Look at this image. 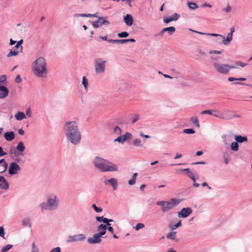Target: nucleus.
<instances>
[{
    "label": "nucleus",
    "mask_w": 252,
    "mask_h": 252,
    "mask_svg": "<svg viewBox=\"0 0 252 252\" xmlns=\"http://www.w3.org/2000/svg\"><path fill=\"white\" fill-rule=\"evenodd\" d=\"M144 224L143 223H138L134 227L136 230H138L144 227Z\"/></svg>",
    "instance_id": "8fccbe9b"
},
{
    "label": "nucleus",
    "mask_w": 252,
    "mask_h": 252,
    "mask_svg": "<svg viewBox=\"0 0 252 252\" xmlns=\"http://www.w3.org/2000/svg\"><path fill=\"white\" fill-rule=\"evenodd\" d=\"M209 53L210 54H220L221 53V51H218V50H211L209 52Z\"/></svg>",
    "instance_id": "69168bd1"
},
{
    "label": "nucleus",
    "mask_w": 252,
    "mask_h": 252,
    "mask_svg": "<svg viewBox=\"0 0 252 252\" xmlns=\"http://www.w3.org/2000/svg\"><path fill=\"white\" fill-rule=\"evenodd\" d=\"M15 119L17 120L21 121L26 118L25 114L23 112H18L15 115Z\"/></svg>",
    "instance_id": "bb28decb"
},
{
    "label": "nucleus",
    "mask_w": 252,
    "mask_h": 252,
    "mask_svg": "<svg viewBox=\"0 0 252 252\" xmlns=\"http://www.w3.org/2000/svg\"><path fill=\"white\" fill-rule=\"evenodd\" d=\"M178 199L172 198L169 201H165L163 207H161V210L163 212H166L177 205L180 203Z\"/></svg>",
    "instance_id": "0eeeda50"
},
{
    "label": "nucleus",
    "mask_w": 252,
    "mask_h": 252,
    "mask_svg": "<svg viewBox=\"0 0 252 252\" xmlns=\"http://www.w3.org/2000/svg\"><path fill=\"white\" fill-rule=\"evenodd\" d=\"M8 89L4 86H0V99L5 98L8 94Z\"/></svg>",
    "instance_id": "a211bd4d"
},
{
    "label": "nucleus",
    "mask_w": 252,
    "mask_h": 252,
    "mask_svg": "<svg viewBox=\"0 0 252 252\" xmlns=\"http://www.w3.org/2000/svg\"><path fill=\"white\" fill-rule=\"evenodd\" d=\"M213 112H217V111L215 110H206L202 111L201 114H209L212 115Z\"/></svg>",
    "instance_id": "a19ab883"
},
{
    "label": "nucleus",
    "mask_w": 252,
    "mask_h": 252,
    "mask_svg": "<svg viewBox=\"0 0 252 252\" xmlns=\"http://www.w3.org/2000/svg\"><path fill=\"white\" fill-rule=\"evenodd\" d=\"M209 36H215V37H219L220 38H223V36L218 33H209Z\"/></svg>",
    "instance_id": "0e129e2a"
},
{
    "label": "nucleus",
    "mask_w": 252,
    "mask_h": 252,
    "mask_svg": "<svg viewBox=\"0 0 252 252\" xmlns=\"http://www.w3.org/2000/svg\"><path fill=\"white\" fill-rule=\"evenodd\" d=\"M17 152H20V153L24 152L25 150V146L23 142H19L16 147Z\"/></svg>",
    "instance_id": "cd10ccee"
},
{
    "label": "nucleus",
    "mask_w": 252,
    "mask_h": 252,
    "mask_svg": "<svg viewBox=\"0 0 252 252\" xmlns=\"http://www.w3.org/2000/svg\"><path fill=\"white\" fill-rule=\"evenodd\" d=\"M5 233L4 232V228L2 226L0 227V236L4 238Z\"/></svg>",
    "instance_id": "e2e57ef3"
},
{
    "label": "nucleus",
    "mask_w": 252,
    "mask_h": 252,
    "mask_svg": "<svg viewBox=\"0 0 252 252\" xmlns=\"http://www.w3.org/2000/svg\"><path fill=\"white\" fill-rule=\"evenodd\" d=\"M19 52L15 50H10L7 54V57L9 58L12 56H16L18 54Z\"/></svg>",
    "instance_id": "e433bc0d"
},
{
    "label": "nucleus",
    "mask_w": 252,
    "mask_h": 252,
    "mask_svg": "<svg viewBox=\"0 0 252 252\" xmlns=\"http://www.w3.org/2000/svg\"><path fill=\"white\" fill-rule=\"evenodd\" d=\"M191 121L197 127H199L200 126V125H199L198 119L196 117L191 118Z\"/></svg>",
    "instance_id": "c03bdc74"
},
{
    "label": "nucleus",
    "mask_w": 252,
    "mask_h": 252,
    "mask_svg": "<svg viewBox=\"0 0 252 252\" xmlns=\"http://www.w3.org/2000/svg\"><path fill=\"white\" fill-rule=\"evenodd\" d=\"M192 212L190 208H184L180 211L178 212V216L179 218H187Z\"/></svg>",
    "instance_id": "ddd939ff"
},
{
    "label": "nucleus",
    "mask_w": 252,
    "mask_h": 252,
    "mask_svg": "<svg viewBox=\"0 0 252 252\" xmlns=\"http://www.w3.org/2000/svg\"><path fill=\"white\" fill-rule=\"evenodd\" d=\"M7 167V164L6 163L4 159L0 160V173H3L6 171Z\"/></svg>",
    "instance_id": "4be33fe9"
},
{
    "label": "nucleus",
    "mask_w": 252,
    "mask_h": 252,
    "mask_svg": "<svg viewBox=\"0 0 252 252\" xmlns=\"http://www.w3.org/2000/svg\"><path fill=\"white\" fill-rule=\"evenodd\" d=\"M114 132L117 134H120L122 133V130L119 126H116L114 128Z\"/></svg>",
    "instance_id": "603ef678"
},
{
    "label": "nucleus",
    "mask_w": 252,
    "mask_h": 252,
    "mask_svg": "<svg viewBox=\"0 0 252 252\" xmlns=\"http://www.w3.org/2000/svg\"><path fill=\"white\" fill-rule=\"evenodd\" d=\"M231 150L233 151L236 152L239 149L238 143L236 142H233L230 144Z\"/></svg>",
    "instance_id": "c756f323"
},
{
    "label": "nucleus",
    "mask_w": 252,
    "mask_h": 252,
    "mask_svg": "<svg viewBox=\"0 0 252 252\" xmlns=\"http://www.w3.org/2000/svg\"><path fill=\"white\" fill-rule=\"evenodd\" d=\"M231 6L229 5V4H227V6L226 8H224L223 9V10L226 12V13H229V12H230L231 11Z\"/></svg>",
    "instance_id": "13d9d810"
},
{
    "label": "nucleus",
    "mask_w": 252,
    "mask_h": 252,
    "mask_svg": "<svg viewBox=\"0 0 252 252\" xmlns=\"http://www.w3.org/2000/svg\"><path fill=\"white\" fill-rule=\"evenodd\" d=\"M82 84L83 85L86 91L88 90V81L85 76H84L82 79Z\"/></svg>",
    "instance_id": "f704fd0d"
},
{
    "label": "nucleus",
    "mask_w": 252,
    "mask_h": 252,
    "mask_svg": "<svg viewBox=\"0 0 252 252\" xmlns=\"http://www.w3.org/2000/svg\"><path fill=\"white\" fill-rule=\"evenodd\" d=\"M94 166L102 172L117 171V166L109 160L99 157H96L93 161Z\"/></svg>",
    "instance_id": "f03ea898"
},
{
    "label": "nucleus",
    "mask_w": 252,
    "mask_h": 252,
    "mask_svg": "<svg viewBox=\"0 0 252 252\" xmlns=\"http://www.w3.org/2000/svg\"><path fill=\"white\" fill-rule=\"evenodd\" d=\"M63 130L66 139L70 143L74 145L80 143L82 135L76 121H69L65 122L63 126Z\"/></svg>",
    "instance_id": "f257e3e1"
},
{
    "label": "nucleus",
    "mask_w": 252,
    "mask_h": 252,
    "mask_svg": "<svg viewBox=\"0 0 252 252\" xmlns=\"http://www.w3.org/2000/svg\"><path fill=\"white\" fill-rule=\"evenodd\" d=\"M108 42L111 43L124 44L126 43V39H109Z\"/></svg>",
    "instance_id": "a878e982"
},
{
    "label": "nucleus",
    "mask_w": 252,
    "mask_h": 252,
    "mask_svg": "<svg viewBox=\"0 0 252 252\" xmlns=\"http://www.w3.org/2000/svg\"><path fill=\"white\" fill-rule=\"evenodd\" d=\"M128 33L126 32H123L118 33L117 35L119 37H126L128 36Z\"/></svg>",
    "instance_id": "de8ad7c7"
},
{
    "label": "nucleus",
    "mask_w": 252,
    "mask_h": 252,
    "mask_svg": "<svg viewBox=\"0 0 252 252\" xmlns=\"http://www.w3.org/2000/svg\"><path fill=\"white\" fill-rule=\"evenodd\" d=\"M12 247V245H7L3 247L1 250V252H6L9 250H10Z\"/></svg>",
    "instance_id": "49530a36"
},
{
    "label": "nucleus",
    "mask_w": 252,
    "mask_h": 252,
    "mask_svg": "<svg viewBox=\"0 0 252 252\" xmlns=\"http://www.w3.org/2000/svg\"><path fill=\"white\" fill-rule=\"evenodd\" d=\"M92 207L94 209V210L97 213H100L102 211V209L101 207H98L96 206L95 204H93L92 205Z\"/></svg>",
    "instance_id": "37998d69"
},
{
    "label": "nucleus",
    "mask_w": 252,
    "mask_h": 252,
    "mask_svg": "<svg viewBox=\"0 0 252 252\" xmlns=\"http://www.w3.org/2000/svg\"><path fill=\"white\" fill-rule=\"evenodd\" d=\"M60 200L57 195L54 193L47 195L46 202L40 204L41 211L49 210L53 211L56 210L59 206Z\"/></svg>",
    "instance_id": "39448f33"
},
{
    "label": "nucleus",
    "mask_w": 252,
    "mask_h": 252,
    "mask_svg": "<svg viewBox=\"0 0 252 252\" xmlns=\"http://www.w3.org/2000/svg\"><path fill=\"white\" fill-rule=\"evenodd\" d=\"M104 184L105 185H110L114 190H116L118 188V181L116 178H112L109 179L105 180Z\"/></svg>",
    "instance_id": "4468645a"
},
{
    "label": "nucleus",
    "mask_w": 252,
    "mask_h": 252,
    "mask_svg": "<svg viewBox=\"0 0 252 252\" xmlns=\"http://www.w3.org/2000/svg\"><path fill=\"white\" fill-rule=\"evenodd\" d=\"M163 29L165 32H167L170 35H172L176 30L175 28L174 27H167Z\"/></svg>",
    "instance_id": "c85d7f7f"
},
{
    "label": "nucleus",
    "mask_w": 252,
    "mask_h": 252,
    "mask_svg": "<svg viewBox=\"0 0 252 252\" xmlns=\"http://www.w3.org/2000/svg\"><path fill=\"white\" fill-rule=\"evenodd\" d=\"M133 144L136 147H142V144L141 143V140L139 138H136L133 141Z\"/></svg>",
    "instance_id": "4c0bfd02"
},
{
    "label": "nucleus",
    "mask_w": 252,
    "mask_h": 252,
    "mask_svg": "<svg viewBox=\"0 0 252 252\" xmlns=\"http://www.w3.org/2000/svg\"><path fill=\"white\" fill-rule=\"evenodd\" d=\"M246 80V79L245 78H234L232 77H229L228 78V80L230 82L234 81V80L245 81Z\"/></svg>",
    "instance_id": "09e8293b"
},
{
    "label": "nucleus",
    "mask_w": 252,
    "mask_h": 252,
    "mask_svg": "<svg viewBox=\"0 0 252 252\" xmlns=\"http://www.w3.org/2000/svg\"><path fill=\"white\" fill-rule=\"evenodd\" d=\"M235 64L237 66H240L241 67H244L245 65H247V63H244L241 61H237L235 63Z\"/></svg>",
    "instance_id": "864d4df0"
},
{
    "label": "nucleus",
    "mask_w": 252,
    "mask_h": 252,
    "mask_svg": "<svg viewBox=\"0 0 252 252\" xmlns=\"http://www.w3.org/2000/svg\"><path fill=\"white\" fill-rule=\"evenodd\" d=\"M106 218H104L103 216L102 217H96L95 219L98 222H103L105 223V220Z\"/></svg>",
    "instance_id": "5fc2aeb1"
},
{
    "label": "nucleus",
    "mask_w": 252,
    "mask_h": 252,
    "mask_svg": "<svg viewBox=\"0 0 252 252\" xmlns=\"http://www.w3.org/2000/svg\"><path fill=\"white\" fill-rule=\"evenodd\" d=\"M176 232L175 231H171L169 233H168L166 235V237L171 240H175V241H178V239L176 238Z\"/></svg>",
    "instance_id": "b1692460"
},
{
    "label": "nucleus",
    "mask_w": 252,
    "mask_h": 252,
    "mask_svg": "<svg viewBox=\"0 0 252 252\" xmlns=\"http://www.w3.org/2000/svg\"><path fill=\"white\" fill-rule=\"evenodd\" d=\"M22 223L23 226H28L30 227L31 226L30 220L29 218H25V219H23V220H22Z\"/></svg>",
    "instance_id": "c9c22d12"
},
{
    "label": "nucleus",
    "mask_w": 252,
    "mask_h": 252,
    "mask_svg": "<svg viewBox=\"0 0 252 252\" xmlns=\"http://www.w3.org/2000/svg\"><path fill=\"white\" fill-rule=\"evenodd\" d=\"M221 39H223L222 43L225 45H228L230 42L232 40L231 39L229 38V37H226L225 38L224 36H223V38H221Z\"/></svg>",
    "instance_id": "79ce46f5"
},
{
    "label": "nucleus",
    "mask_w": 252,
    "mask_h": 252,
    "mask_svg": "<svg viewBox=\"0 0 252 252\" xmlns=\"http://www.w3.org/2000/svg\"><path fill=\"white\" fill-rule=\"evenodd\" d=\"M110 22L106 19V17H98L97 20L92 22V26L94 28L97 29L101 26H107Z\"/></svg>",
    "instance_id": "1a4fd4ad"
},
{
    "label": "nucleus",
    "mask_w": 252,
    "mask_h": 252,
    "mask_svg": "<svg viewBox=\"0 0 252 252\" xmlns=\"http://www.w3.org/2000/svg\"><path fill=\"white\" fill-rule=\"evenodd\" d=\"M15 81L16 83H20L22 81L20 75H18L16 77Z\"/></svg>",
    "instance_id": "774afa93"
},
{
    "label": "nucleus",
    "mask_w": 252,
    "mask_h": 252,
    "mask_svg": "<svg viewBox=\"0 0 252 252\" xmlns=\"http://www.w3.org/2000/svg\"><path fill=\"white\" fill-rule=\"evenodd\" d=\"M9 152L11 156V157L15 161L19 163L24 162V161L19 157L20 155H23L22 153H19L17 151L13 149H11L10 150Z\"/></svg>",
    "instance_id": "f8f14e48"
},
{
    "label": "nucleus",
    "mask_w": 252,
    "mask_h": 252,
    "mask_svg": "<svg viewBox=\"0 0 252 252\" xmlns=\"http://www.w3.org/2000/svg\"><path fill=\"white\" fill-rule=\"evenodd\" d=\"M105 221V224L107 225V226H110L111 225L110 224V222L114 221V220H113L112 219H108L106 218Z\"/></svg>",
    "instance_id": "680f3d73"
},
{
    "label": "nucleus",
    "mask_w": 252,
    "mask_h": 252,
    "mask_svg": "<svg viewBox=\"0 0 252 252\" xmlns=\"http://www.w3.org/2000/svg\"><path fill=\"white\" fill-rule=\"evenodd\" d=\"M102 233H98L93 235L92 237L89 238L88 239V242L91 244H94L99 243L101 242V237Z\"/></svg>",
    "instance_id": "9b49d317"
},
{
    "label": "nucleus",
    "mask_w": 252,
    "mask_h": 252,
    "mask_svg": "<svg viewBox=\"0 0 252 252\" xmlns=\"http://www.w3.org/2000/svg\"><path fill=\"white\" fill-rule=\"evenodd\" d=\"M188 176L189 178H190L192 180H193L194 182L196 180V178L194 177V175H193V173L191 171L190 172H189L188 174Z\"/></svg>",
    "instance_id": "bf43d9fd"
},
{
    "label": "nucleus",
    "mask_w": 252,
    "mask_h": 252,
    "mask_svg": "<svg viewBox=\"0 0 252 252\" xmlns=\"http://www.w3.org/2000/svg\"><path fill=\"white\" fill-rule=\"evenodd\" d=\"M235 140L238 143H243L248 141V138L246 136H242L241 135H235Z\"/></svg>",
    "instance_id": "5701e85b"
},
{
    "label": "nucleus",
    "mask_w": 252,
    "mask_h": 252,
    "mask_svg": "<svg viewBox=\"0 0 252 252\" xmlns=\"http://www.w3.org/2000/svg\"><path fill=\"white\" fill-rule=\"evenodd\" d=\"M210 59L214 69L220 74H227L229 73L230 69L235 68V66L233 65L220 63V60L221 59L220 57L211 56Z\"/></svg>",
    "instance_id": "20e7f679"
},
{
    "label": "nucleus",
    "mask_w": 252,
    "mask_h": 252,
    "mask_svg": "<svg viewBox=\"0 0 252 252\" xmlns=\"http://www.w3.org/2000/svg\"><path fill=\"white\" fill-rule=\"evenodd\" d=\"M4 138L8 141H11L15 138V133L13 131L6 132L4 135Z\"/></svg>",
    "instance_id": "412c9836"
},
{
    "label": "nucleus",
    "mask_w": 252,
    "mask_h": 252,
    "mask_svg": "<svg viewBox=\"0 0 252 252\" xmlns=\"http://www.w3.org/2000/svg\"><path fill=\"white\" fill-rule=\"evenodd\" d=\"M9 188L7 180L3 176H0V189L6 190Z\"/></svg>",
    "instance_id": "f3484780"
},
{
    "label": "nucleus",
    "mask_w": 252,
    "mask_h": 252,
    "mask_svg": "<svg viewBox=\"0 0 252 252\" xmlns=\"http://www.w3.org/2000/svg\"><path fill=\"white\" fill-rule=\"evenodd\" d=\"M107 226H108L105 224L99 225L97 227V230L99 232L98 233H102V236L106 234Z\"/></svg>",
    "instance_id": "aec40b11"
},
{
    "label": "nucleus",
    "mask_w": 252,
    "mask_h": 252,
    "mask_svg": "<svg viewBox=\"0 0 252 252\" xmlns=\"http://www.w3.org/2000/svg\"><path fill=\"white\" fill-rule=\"evenodd\" d=\"M137 176V173H135L133 174L132 177L130 180L128 182L129 185H133L135 183L136 178Z\"/></svg>",
    "instance_id": "2f4dec72"
},
{
    "label": "nucleus",
    "mask_w": 252,
    "mask_h": 252,
    "mask_svg": "<svg viewBox=\"0 0 252 252\" xmlns=\"http://www.w3.org/2000/svg\"><path fill=\"white\" fill-rule=\"evenodd\" d=\"M34 74L38 77L44 78L47 75V66L44 58L38 57L34 61L32 66Z\"/></svg>",
    "instance_id": "7ed1b4c3"
},
{
    "label": "nucleus",
    "mask_w": 252,
    "mask_h": 252,
    "mask_svg": "<svg viewBox=\"0 0 252 252\" xmlns=\"http://www.w3.org/2000/svg\"><path fill=\"white\" fill-rule=\"evenodd\" d=\"M140 118V115L138 114H134L132 115V117L131 118V124H133L135 122H136Z\"/></svg>",
    "instance_id": "72a5a7b5"
},
{
    "label": "nucleus",
    "mask_w": 252,
    "mask_h": 252,
    "mask_svg": "<svg viewBox=\"0 0 252 252\" xmlns=\"http://www.w3.org/2000/svg\"><path fill=\"white\" fill-rule=\"evenodd\" d=\"M23 42V41L22 39L18 41L17 42V44H16V45L15 46V48L17 49V48H19V47H20L21 49H22L23 47L21 45L22 44Z\"/></svg>",
    "instance_id": "6e6d98bb"
},
{
    "label": "nucleus",
    "mask_w": 252,
    "mask_h": 252,
    "mask_svg": "<svg viewBox=\"0 0 252 252\" xmlns=\"http://www.w3.org/2000/svg\"><path fill=\"white\" fill-rule=\"evenodd\" d=\"M6 79V77L5 75H2L0 76V84L5 82Z\"/></svg>",
    "instance_id": "052dcab7"
},
{
    "label": "nucleus",
    "mask_w": 252,
    "mask_h": 252,
    "mask_svg": "<svg viewBox=\"0 0 252 252\" xmlns=\"http://www.w3.org/2000/svg\"><path fill=\"white\" fill-rule=\"evenodd\" d=\"M183 132L187 134H192L195 133V130L192 128H187L183 130Z\"/></svg>",
    "instance_id": "a18cd8bd"
},
{
    "label": "nucleus",
    "mask_w": 252,
    "mask_h": 252,
    "mask_svg": "<svg viewBox=\"0 0 252 252\" xmlns=\"http://www.w3.org/2000/svg\"><path fill=\"white\" fill-rule=\"evenodd\" d=\"M106 61L101 58H96L94 61V65L95 73H102L105 72Z\"/></svg>",
    "instance_id": "423d86ee"
},
{
    "label": "nucleus",
    "mask_w": 252,
    "mask_h": 252,
    "mask_svg": "<svg viewBox=\"0 0 252 252\" xmlns=\"http://www.w3.org/2000/svg\"><path fill=\"white\" fill-rule=\"evenodd\" d=\"M182 225V222L181 220H179L176 224L172 225H169V228L171 230H174L176 229L178 227H180Z\"/></svg>",
    "instance_id": "473e14b6"
},
{
    "label": "nucleus",
    "mask_w": 252,
    "mask_h": 252,
    "mask_svg": "<svg viewBox=\"0 0 252 252\" xmlns=\"http://www.w3.org/2000/svg\"><path fill=\"white\" fill-rule=\"evenodd\" d=\"M188 5L190 9L194 10L198 7V5L194 2H189Z\"/></svg>",
    "instance_id": "ea45409f"
},
{
    "label": "nucleus",
    "mask_w": 252,
    "mask_h": 252,
    "mask_svg": "<svg viewBox=\"0 0 252 252\" xmlns=\"http://www.w3.org/2000/svg\"><path fill=\"white\" fill-rule=\"evenodd\" d=\"M93 14H75L73 15L74 17H93Z\"/></svg>",
    "instance_id": "7c9ffc66"
},
{
    "label": "nucleus",
    "mask_w": 252,
    "mask_h": 252,
    "mask_svg": "<svg viewBox=\"0 0 252 252\" xmlns=\"http://www.w3.org/2000/svg\"><path fill=\"white\" fill-rule=\"evenodd\" d=\"M114 142H118L119 143H123L124 142V141L123 140V137H122V135H120L119 137H118L117 138H116L114 140Z\"/></svg>",
    "instance_id": "4d7b16f0"
},
{
    "label": "nucleus",
    "mask_w": 252,
    "mask_h": 252,
    "mask_svg": "<svg viewBox=\"0 0 252 252\" xmlns=\"http://www.w3.org/2000/svg\"><path fill=\"white\" fill-rule=\"evenodd\" d=\"M235 117H240V116L234 112L228 111H226L224 114H222V119L230 120Z\"/></svg>",
    "instance_id": "2eb2a0df"
},
{
    "label": "nucleus",
    "mask_w": 252,
    "mask_h": 252,
    "mask_svg": "<svg viewBox=\"0 0 252 252\" xmlns=\"http://www.w3.org/2000/svg\"><path fill=\"white\" fill-rule=\"evenodd\" d=\"M61 250L60 247H56L53 249L50 252H61Z\"/></svg>",
    "instance_id": "338daca9"
},
{
    "label": "nucleus",
    "mask_w": 252,
    "mask_h": 252,
    "mask_svg": "<svg viewBox=\"0 0 252 252\" xmlns=\"http://www.w3.org/2000/svg\"><path fill=\"white\" fill-rule=\"evenodd\" d=\"M177 173H180L181 172H185L186 174L188 175L189 172H191L189 168H186L184 169H177L176 170Z\"/></svg>",
    "instance_id": "3c124183"
},
{
    "label": "nucleus",
    "mask_w": 252,
    "mask_h": 252,
    "mask_svg": "<svg viewBox=\"0 0 252 252\" xmlns=\"http://www.w3.org/2000/svg\"><path fill=\"white\" fill-rule=\"evenodd\" d=\"M223 158L225 164H227L231 160V157L228 152H225L223 154Z\"/></svg>",
    "instance_id": "393cba45"
},
{
    "label": "nucleus",
    "mask_w": 252,
    "mask_h": 252,
    "mask_svg": "<svg viewBox=\"0 0 252 252\" xmlns=\"http://www.w3.org/2000/svg\"><path fill=\"white\" fill-rule=\"evenodd\" d=\"M21 169L20 166L16 162H12L9 166L8 173L10 175L17 174Z\"/></svg>",
    "instance_id": "9d476101"
},
{
    "label": "nucleus",
    "mask_w": 252,
    "mask_h": 252,
    "mask_svg": "<svg viewBox=\"0 0 252 252\" xmlns=\"http://www.w3.org/2000/svg\"><path fill=\"white\" fill-rule=\"evenodd\" d=\"M86 237L84 234H78L74 235H69L67 237V243H73L76 242H81L84 241Z\"/></svg>",
    "instance_id": "6e6552de"
},
{
    "label": "nucleus",
    "mask_w": 252,
    "mask_h": 252,
    "mask_svg": "<svg viewBox=\"0 0 252 252\" xmlns=\"http://www.w3.org/2000/svg\"><path fill=\"white\" fill-rule=\"evenodd\" d=\"M180 17V15L176 13H175L173 15L170 16L168 17H164L163 22L167 24L172 21H177Z\"/></svg>",
    "instance_id": "dca6fc26"
},
{
    "label": "nucleus",
    "mask_w": 252,
    "mask_h": 252,
    "mask_svg": "<svg viewBox=\"0 0 252 252\" xmlns=\"http://www.w3.org/2000/svg\"><path fill=\"white\" fill-rule=\"evenodd\" d=\"M124 20L126 24L128 26H131L134 22L132 16L128 14L124 17Z\"/></svg>",
    "instance_id": "6ab92c4d"
},
{
    "label": "nucleus",
    "mask_w": 252,
    "mask_h": 252,
    "mask_svg": "<svg viewBox=\"0 0 252 252\" xmlns=\"http://www.w3.org/2000/svg\"><path fill=\"white\" fill-rule=\"evenodd\" d=\"M122 136L123 137V141L125 142L127 139L131 138L132 135L130 133L126 132L125 134L122 135Z\"/></svg>",
    "instance_id": "58836bf2"
}]
</instances>
